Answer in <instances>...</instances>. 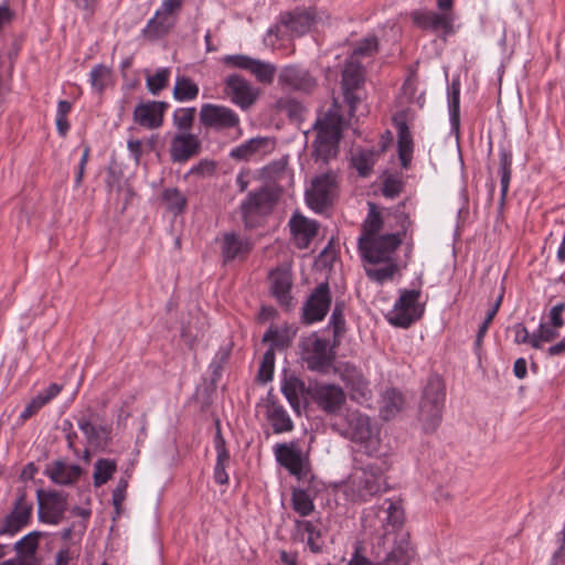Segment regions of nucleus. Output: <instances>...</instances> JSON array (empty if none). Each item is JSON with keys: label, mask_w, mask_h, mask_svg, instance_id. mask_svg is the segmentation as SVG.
I'll return each mask as SVG.
<instances>
[{"label": "nucleus", "mask_w": 565, "mask_h": 565, "mask_svg": "<svg viewBox=\"0 0 565 565\" xmlns=\"http://www.w3.org/2000/svg\"><path fill=\"white\" fill-rule=\"evenodd\" d=\"M373 514L364 518V529L377 535L379 545L385 546L393 537V543L385 552L381 565H409L414 550L409 535L403 531L404 510L399 502L387 499L383 505L372 510Z\"/></svg>", "instance_id": "obj_1"}, {"label": "nucleus", "mask_w": 565, "mask_h": 565, "mask_svg": "<svg viewBox=\"0 0 565 565\" xmlns=\"http://www.w3.org/2000/svg\"><path fill=\"white\" fill-rule=\"evenodd\" d=\"M370 461L355 460V466L347 481V492L354 501L366 502L387 491L385 472L390 466L384 458Z\"/></svg>", "instance_id": "obj_2"}, {"label": "nucleus", "mask_w": 565, "mask_h": 565, "mask_svg": "<svg viewBox=\"0 0 565 565\" xmlns=\"http://www.w3.org/2000/svg\"><path fill=\"white\" fill-rule=\"evenodd\" d=\"M334 427L342 437L358 444L369 457L379 455L380 429L367 415L359 411H349Z\"/></svg>", "instance_id": "obj_3"}, {"label": "nucleus", "mask_w": 565, "mask_h": 565, "mask_svg": "<svg viewBox=\"0 0 565 565\" xmlns=\"http://www.w3.org/2000/svg\"><path fill=\"white\" fill-rule=\"evenodd\" d=\"M402 231L382 234L372 239L359 238L358 246L362 258L370 265H379L382 262L395 260L393 255L402 244L411 221L407 214H399Z\"/></svg>", "instance_id": "obj_4"}, {"label": "nucleus", "mask_w": 565, "mask_h": 565, "mask_svg": "<svg viewBox=\"0 0 565 565\" xmlns=\"http://www.w3.org/2000/svg\"><path fill=\"white\" fill-rule=\"evenodd\" d=\"M445 402V386L443 381L437 377H430L424 388L423 397L419 404V420L426 433H434L443 419V408Z\"/></svg>", "instance_id": "obj_5"}, {"label": "nucleus", "mask_w": 565, "mask_h": 565, "mask_svg": "<svg viewBox=\"0 0 565 565\" xmlns=\"http://www.w3.org/2000/svg\"><path fill=\"white\" fill-rule=\"evenodd\" d=\"M315 129L317 131L313 143L316 156L327 162L338 153V145L341 138L340 121L333 115H324L317 119Z\"/></svg>", "instance_id": "obj_6"}, {"label": "nucleus", "mask_w": 565, "mask_h": 565, "mask_svg": "<svg viewBox=\"0 0 565 565\" xmlns=\"http://www.w3.org/2000/svg\"><path fill=\"white\" fill-rule=\"evenodd\" d=\"M420 290H402L393 309L386 315L387 321L398 328H408L424 313L419 303Z\"/></svg>", "instance_id": "obj_7"}, {"label": "nucleus", "mask_w": 565, "mask_h": 565, "mask_svg": "<svg viewBox=\"0 0 565 565\" xmlns=\"http://www.w3.org/2000/svg\"><path fill=\"white\" fill-rule=\"evenodd\" d=\"M199 118L201 125L207 130L224 132L235 129L238 136L242 134L239 116L227 106L211 103L203 104Z\"/></svg>", "instance_id": "obj_8"}, {"label": "nucleus", "mask_w": 565, "mask_h": 565, "mask_svg": "<svg viewBox=\"0 0 565 565\" xmlns=\"http://www.w3.org/2000/svg\"><path fill=\"white\" fill-rule=\"evenodd\" d=\"M281 191L275 185H264L257 191L249 192L241 204L243 220L248 225L249 218L255 215L269 213L277 203Z\"/></svg>", "instance_id": "obj_9"}, {"label": "nucleus", "mask_w": 565, "mask_h": 565, "mask_svg": "<svg viewBox=\"0 0 565 565\" xmlns=\"http://www.w3.org/2000/svg\"><path fill=\"white\" fill-rule=\"evenodd\" d=\"M308 393L318 408L328 415L338 414L347 401L344 391L335 384L316 383Z\"/></svg>", "instance_id": "obj_10"}, {"label": "nucleus", "mask_w": 565, "mask_h": 565, "mask_svg": "<svg viewBox=\"0 0 565 565\" xmlns=\"http://www.w3.org/2000/svg\"><path fill=\"white\" fill-rule=\"evenodd\" d=\"M276 461L290 475L301 478L306 475L308 456L303 452L298 441L276 444L274 447Z\"/></svg>", "instance_id": "obj_11"}, {"label": "nucleus", "mask_w": 565, "mask_h": 565, "mask_svg": "<svg viewBox=\"0 0 565 565\" xmlns=\"http://www.w3.org/2000/svg\"><path fill=\"white\" fill-rule=\"evenodd\" d=\"M337 181L332 172L323 173L312 180L311 188L306 192L308 205L321 212L329 206L335 195Z\"/></svg>", "instance_id": "obj_12"}, {"label": "nucleus", "mask_w": 565, "mask_h": 565, "mask_svg": "<svg viewBox=\"0 0 565 565\" xmlns=\"http://www.w3.org/2000/svg\"><path fill=\"white\" fill-rule=\"evenodd\" d=\"M39 519L44 523L57 525L67 510V493L63 491H38Z\"/></svg>", "instance_id": "obj_13"}, {"label": "nucleus", "mask_w": 565, "mask_h": 565, "mask_svg": "<svg viewBox=\"0 0 565 565\" xmlns=\"http://www.w3.org/2000/svg\"><path fill=\"white\" fill-rule=\"evenodd\" d=\"M224 93L242 110L249 109L257 100L259 90L238 74L226 77Z\"/></svg>", "instance_id": "obj_14"}, {"label": "nucleus", "mask_w": 565, "mask_h": 565, "mask_svg": "<svg viewBox=\"0 0 565 565\" xmlns=\"http://www.w3.org/2000/svg\"><path fill=\"white\" fill-rule=\"evenodd\" d=\"M183 1L163 0L154 17L148 21L143 34L149 39H158L167 34L173 28L175 22L173 14L181 9Z\"/></svg>", "instance_id": "obj_15"}, {"label": "nucleus", "mask_w": 565, "mask_h": 565, "mask_svg": "<svg viewBox=\"0 0 565 565\" xmlns=\"http://www.w3.org/2000/svg\"><path fill=\"white\" fill-rule=\"evenodd\" d=\"M32 509L33 504L26 500L25 491L19 489L12 511L4 518L0 525V536H13L21 531L29 523Z\"/></svg>", "instance_id": "obj_16"}, {"label": "nucleus", "mask_w": 565, "mask_h": 565, "mask_svg": "<svg viewBox=\"0 0 565 565\" xmlns=\"http://www.w3.org/2000/svg\"><path fill=\"white\" fill-rule=\"evenodd\" d=\"M278 85L284 90L309 93L317 86V81L307 70L288 65L279 72Z\"/></svg>", "instance_id": "obj_17"}, {"label": "nucleus", "mask_w": 565, "mask_h": 565, "mask_svg": "<svg viewBox=\"0 0 565 565\" xmlns=\"http://www.w3.org/2000/svg\"><path fill=\"white\" fill-rule=\"evenodd\" d=\"M168 108L167 102H141L135 107L132 118L140 127L150 130L158 129L163 125V117Z\"/></svg>", "instance_id": "obj_18"}, {"label": "nucleus", "mask_w": 565, "mask_h": 565, "mask_svg": "<svg viewBox=\"0 0 565 565\" xmlns=\"http://www.w3.org/2000/svg\"><path fill=\"white\" fill-rule=\"evenodd\" d=\"M331 305V295L328 282L316 287L302 308L303 320L307 323L321 321Z\"/></svg>", "instance_id": "obj_19"}, {"label": "nucleus", "mask_w": 565, "mask_h": 565, "mask_svg": "<svg viewBox=\"0 0 565 565\" xmlns=\"http://www.w3.org/2000/svg\"><path fill=\"white\" fill-rule=\"evenodd\" d=\"M224 62L231 66L249 71L259 83L270 84L274 81L276 67L270 63L243 54L227 55Z\"/></svg>", "instance_id": "obj_20"}, {"label": "nucleus", "mask_w": 565, "mask_h": 565, "mask_svg": "<svg viewBox=\"0 0 565 565\" xmlns=\"http://www.w3.org/2000/svg\"><path fill=\"white\" fill-rule=\"evenodd\" d=\"M202 142L191 132L177 134L170 142L169 154L174 163H184L201 152Z\"/></svg>", "instance_id": "obj_21"}, {"label": "nucleus", "mask_w": 565, "mask_h": 565, "mask_svg": "<svg viewBox=\"0 0 565 565\" xmlns=\"http://www.w3.org/2000/svg\"><path fill=\"white\" fill-rule=\"evenodd\" d=\"M217 241L224 264L245 259L252 249L250 242L234 232L223 233Z\"/></svg>", "instance_id": "obj_22"}, {"label": "nucleus", "mask_w": 565, "mask_h": 565, "mask_svg": "<svg viewBox=\"0 0 565 565\" xmlns=\"http://www.w3.org/2000/svg\"><path fill=\"white\" fill-rule=\"evenodd\" d=\"M317 22L316 12L312 9L296 8L280 15V25L292 36H301L311 30Z\"/></svg>", "instance_id": "obj_23"}, {"label": "nucleus", "mask_w": 565, "mask_h": 565, "mask_svg": "<svg viewBox=\"0 0 565 565\" xmlns=\"http://www.w3.org/2000/svg\"><path fill=\"white\" fill-rule=\"evenodd\" d=\"M275 148V142L268 137H254L239 146L233 148L230 157L237 161H249L270 153Z\"/></svg>", "instance_id": "obj_24"}, {"label": "nucleus", "mask_w": 565, "mask_h": 565, "mask_svg": "<svg viewBox=\"0 0 565 565\" xmlns=\"http://www.w3.org/2000/svg\"><path fill=\"white\" fill-rule=\"evenodd\" d=\"M364 81L363 67L355 60H349L342 72V88L345 102L351 109H355V105L360 98L355 95V90Z\"/></svg>", "instance_id": "obj_25"}, {"label": "nucleus", "mask_w": 565, "mask_h": 565, "mask_svg": "<svg viewBox=\"0 0 565 565\" xmlns=\"http://www.w3.org/2000/svg\"><path fill=\"white\" fill-rule=\"evenodd\" d=\"M332 354L329 341L316 338L306 348V362L308 367L313 371H323L332 363Z\"/></svg>", "instance_id": "obj_26"}, {"label": "nucleus", "mask_w": 565, "mask_h": 565, "mask_svg": "<svg viewBox=\"0 0 565 565\" xmlns=\"http://www.w3.org/2000/svg\"><path fill=\"white\" fill-rule=\"evenodd\" d=\"M341 379L350 390V396L353 401L363 403L370 398V384L360 370L347 365L341 373Z\"/></svg>", "instance_id": "obj_27"}, {"label": "nucleus", "mask_w": 565, "mask_h": 565, "mask_svg": "<svg viewBox=\"0 0 565 565\" xmlns=\"http://www.w3.org/2000/svg\"><path fill=\"white\" fill-rule=\"evenodd\" d=\"M291 234L298 248H307L318 233V222L296 213L289 221Z\"/></svg>", "instance_id": "obj_28"}, {"label": "nucleus", "mask_w": 565, "mask_h": 565, "mask_svg": "<svg viewBox=\"0 0 565 565\" xmlns=\"http://www.w3.org/2000/svg\"><path fill=\"white\" fill-rule=\"evenodd\" d=\"M50 479L61 486H70L76 482L83 473L78 465H70L64 460L53 461L46 468Z\"/></svg>", "instance_id": "obj_29"}, {"label": "nucleus", "mask_w": 565, "mask_h": 565, "mask_svg": "<svg viewBox=\"0 0 565 565\" xmlns=\"http://www.w3.org/2000/svg\"><path fill=\"white\" fill-rule=\"evenodd\" d=\"M270 290L277 301L289 307L292 300L290 290L292 286L291 275L288 270L276 269L269 275Z\"/></svg>", "instance_id": "obj_30"}, {"label": "nucleus", "mask_w": 565, "mask_h": 565, "mask_svg": "<svg viewBox=\"0 0 565 565\" xmlns=\"http://www.w3.org/2000/svg\"><path fill=\"white\" fill-rule=\"evenodd\" d=\"M414 24L422 30L438 31L451 30V20L446 14H438L434 11L415 10L411 13Z\"/></svg>", "instance_id": "obj_31"}, {"label": "nucleus", "mask_w": 565, "mask_h": 565, "mask_svg": "<svg viewBox=\"0 0 565 565\" xmlns=\"http://www.w3.org/2000/svg\"><path fill=\"white\" fill-rule=\"evenodd\" d=\"M393 121L397 129L398 157L401 164L403 168L407 169L413 153V139L409 128L406 124L405 117L402 115L395 116Z\"/></svg>", "instance_id": "obj_32"}, {"label": "nucleus", "mask_w": 565, "mask_h": 565, "mask_svg": "<svg viewBox=\"0 0 565 565\" xmlns=\"http://www.w3.org/2000/svg\"><path fill=\"white\" fill-rule=\"evenodd\" d=\"M266 417L270 422L275 434L288 433L294 429V423L287 411L276 402L267 403Z\"/></svg>", "instance_id": "obj_33"}, {"label": "nucleus", "mask_w": 565, "mask_h": 565, "mask_svg": "<svg viewBox=\"0 0 565 565\" xmlns=\"http://www.w3.org/2000/svg\"><path fill=\"white\" fill-rule=\"evenodd\" d=\"M367 207V215L362 223V234L359 238L372 239L381 235L384 221L375 203L369 202Z\"/></svg>", "instance_id": "obj_34"}, {"label": "nucleus", "mask_w": 565, "mask_h": 565, "mask_svg": "<svg viewBox=\"0 0 565 565\" xmlns=\"http://www.w3.org/2000/svg\"><path fill=\"white\" fill-rule=\"evenodd\" d=\"M305 391V383L295 375L285 376L281 383V392L296 412H299L300 397Z\"/></svg>", "instance_id": "obj_35"}, {"label": "nucleus", "mask_w": 565, "mask_h": 565, "mask_svg": "<svg viewBox=\"0 0 565 565\" xmlns=\"http://www.w3.org/2000/svg\"><path fill=\"white\" fill-rule=\"evenodd\" d=\"M403 395L395 388L386 390L383 394L381 415L385 420L394 417L403 407Z\"/></svg>", "instance_id": "obj_36"}, {"label": "nucleus", "mask_w": 565, "mask_h": 565, "mask_svg": "<svg viewBox=\"0 0 565 565\" xmlns=\"http://www.w3.org/2000/svg\"><path fill=\"white\" fill-rule=\"evenodd\" d=\"M199 95V86L186 76H179L173 87V97L178 102L194 100Z\"/></svg>", "instance_id": "obj_37"}, {"label": "nucleus", "mask_w": 565, "mask_h": 565, "mask_svg": "<svg viewBox=\"0 0 565 565\" xmlns=\"http://www.w3.org/2000/svg\"><path fill=\"white\" fill-rule=\"evenodd\" d=\"M41 535V532L34 531L15 542L14 551L17 552L18 558L33 557L39 547Z\"/></svg>", "instance_id": "obj_38"}, {"label": "nucleus", "mask_w": 565, "mask_h": 565, "mask_svg": "<svg viewBox=\"0 0 565 565\" xmlns=\"http://www.w3.org/2000/svg\"><path fill=\"white\" fill-rule=\"evenodd\" d=\"M116 462L111 459H98L94 465V486L100 487L111 479L116 472Z\"/></svg>", "instance_id": "obj_39"}, {"label": "nucleus", "mask_w": 565, "mask_h": 565, "mask_svg": "<svg viewBox=\"0 0 565 565\" xmlns=\"http://www.w3.org/2000/svg\"><path fill=\"white\" fill-rule=\"evenodd\" d=\"M383 266H369L365 267L366 276L379 284L390 280L397 270V263L395 260L382 262Z\"/></svg>", "instance_id": "obj_40"}, {"label": "nucleus", "mask_w": 565, "mask_h": 565, "mask_svg": "<svg viewBox=\"0 0 565 565\" xmlns=\"http://www.w3.org/2000/svg\"><path fill=\"white\" fill-rule=\"evenodd\" d=\"M162 200L167 209L174 214L181 213L185 209L188 203V200L184 196V194L177 188L166 189L162 192Z\"/></svg>", "instance_id": "obj_41"}, {"label": "nucleus", "mask_w": 565, "mask_h": 565, "mask_svg": "<svg viewBox=\"0 0 565 565\" xmlns=\"http://www.w3.org/2000/svg\"><path fill=\"white\" fill-rule=\"evenodd\" d=\"M448 107L451 125L458 128L460 111V83L458 79H454L448 88Z\"/></svg>", "instance_id": "obj_42"}, {"label": "nucleus", "mask_w": 565, "mask_h": 565, "mask_svg": "<svg viewBox=\"0 0 565 565\" xmlns=\"http://www.w3.org/2000/svg\"><path fill=\"white\" fill-rule=\"evenodd\" d=\"M170 68L168 67L160 68L154 74H147L146 87L148 92L154 96L159 95L168 86Z\"/></svg>", "instance_id": "obj_43"}, {"label": "nucleus", "mask_w": 565, "mask_h": 565, "mask_svg": "<svg viewBox=\"0 0 565 565\" xmlns=\"http://www.w3.org/2000/svg\"><path fill=\"white\" fill-rule=\"evenodd\" d=\"M297 526L299 530L308 534L307 544L311 552H322L323 544L320 541V530L310 521H298Z\"/></svg>", "instance_id": "obj_44"}, {"label": "nucleus", "mask_w": 565, "mask_h": 565, "mask_svg": "<svg viewBox=\"0 0 565 565\" xmlns=\"http://www.w3.org/2000/svg\"><path fill=\"white\" fill-rule=\"evenodd\" d=\"M511 166H512V156L508 153L505 150L500 152V183H501V201L505 199V195L509 190V184L511 180Z\"/></svg>", "instance_id": "obj_45"}, {"label": "nucleus", "mask_w": 565, "mask_h": 565, "mask_svg": "<svg viewBox=\"0 0 565 565\" xmlns=\"http://www.w3.org/2000/svg\"><path fill=\"white\" fill-rule=\"evenodd\" d=\"M291 501L294 510L301 516L309 515L315 509L312 499L305 490H294Z\"/></svg>", "instance_id": "obj_46"}, {"label": "nucleus", "mask_w": 565, "mask_h": 565, "mask_svg": "<svg viewBox=\"0 0 565 565\" xmlns=\"http://www.w3.org/2000/svg\"><path fill=\"white\" fill-rule=\"evenodd\" d=\"M558 328H554L552 324L540 323L537 332L531 335V347L534 349H541L543 342H552L558 337Z\"/></svg>", "instance_id": "obj_47"}, {"label": "nucleus", "mask_w": 565, "mask_h": 565, "mask_svg": "<svg viewBox=\"0 0 565 565\" xmlns=\"http://www.w3.org/2000/svg\"><path fill=\"white\" fill-rule=\"evenodd\" d=\"M195 116V108L194 107H188V108H178L173 113V125L181 131V132H189V130L192 128L193 121Z\"/></svg>", "instance_id": "obj_48"}, {"label": "nucleus", "mask_w": 565, "mask_h": 565, "mask_svg": "<svg viewBox=\"0 0 565 565\" xmlns=\"http://www.w3.org/2000/svg\"><path fill=\"white\" fill-rule=\"evenodd\" d=\"M275 369V352L274 349H268L262 360L258 370V380L263 383L269 382L273 379Z\"/></svg>", "instance_id": "obj_49"}, {"label": "nucleus", "mask_w": 565, "mask_h": 565, "mask_svg": "<svg viewBox=\"0 0 565 565\" xmlns=\"http://www.w3.org/2000/svg\"><path fill=\"white\" fill-rule=\"evenodd\" d=\"M353 166L362 177H366L374 166V153L362 150L353 156Z\"/></svg>", "instance_id": "obj_50"}, {"label": "nucleus", "mask_w": 565, "mask_h": 565, "mask_svg": "<svg viewBox=\"0 0 565 565\" xmlns=\"http://www.w3.org/2000/svg\"><path fill=\"white\" fill-rule=\"evenodd\" d=\"M110 76V70L102 64L94 66L89 74V82L97 92H103Z\"/></svg>", "instance_id": "obj_51"}, {"label": "nucleus", "mask_w": 565, "mask_h": 565, "mask_svg": "<svg viewBox=\"0 0 565 565\" xmlns=\"http://www.w3.org/2000/svg\"><path fill=\"white\" fill-rule=\"evenodd\" d=\"M130 475L126 473L120 477L115 489L113 490V505L115 508L116 514L119 515L121 512V505L126 500V493L128 488Z\"/></svg>", "instance_id": "obj_52"}, {"label": "nucleus", "mask_w": 565, "mask_h": 565, "mask_svg": "<svg viewBox=\"0 0 565 565\" xmlns=\"http://www.w3.org/2000/svg\"><path fill=\"white\" fill-rule=\"evenodd\" d=\"M377 50V40L375 36L365 38L362 40L358 46L353 50V53L350 60L358 61L361 56H370L374 54Z\"/></svg>", "instance_id": "obj_53"}, {"label": "nucleus", "mask_w": 565, "mask_h": 565, "mask_svg": "<svg viewBox=\"0 0 565 565\" xmlns=\"http://www.w3.org/2000/svg\"><path fill=\"white\" fill-rule=\"evenodd\" d=\"M216 170V162L211 159H202L193 166L186 175H195L199 178H206L214 174Z\"/></svg>", "instance_id": "obj_54"}, {"label": "nucleus", "mask_w": 565, "mask_h": 565, "mask_svg": "<svg viewBox=\"0 0 565 565\" xmlns=\"http://www.w3.org/2000/svg\"><path fill=\"white\" fill-rule=\"evenodd\" d=\"M330 327L334 337H341L345 330V321L343 316V305L335 303L330 318Z\"/></svg>", "instance_id": "obj_55"}, {"label": "nucleus", "mask_w": 565, "mask_h": 565, "mask_svg": "<svg viewBox=\"0 0 565 565\" xmlns=\"http://www.w3.org/2000/svg\"><path fill=\"white\" fill-rule=\"evenodd\" d=\"M403 188V183L399 179L395 177H387L383 183V194L386 198H395L397 196Z\"/></svg>", "instance_id": "obj_56"}, {"label": "nucleus", "mask_w": 565, "mask_h": 565, "mask_svg": "<svg viewBox=\"0 0 565 565\" xmlns=\"http://www.w3.org/2000/svg\"><path fill=\"white\" fill-rule=\"evenodd\" d=\"M514 333V342L518 344L529 343L531 345V335L522 323H516L512 328Z\"/></svg>", "instance_id": "obj_57"}, {"label": "nucleus", "mask_w": 565, "mask_h": 565, "mask_svg": "<svg viewBox=\"0 0 565 565\" xmlns=\"http://www.w3.org/2000/svg\"><path fill=\"white\" fill-rule=\"evenodd\" d=\"M216 451H217V459L216 465H227L230 461V454L225 448L224 439L222 438L221 434L217 433L216 436Z\"/></svg>", "instance_id": "obj_58"}, {"label": "nucleus", "mask_w": 565, "mask_h": 565, "mask_svg": "<svg viewBox=\"0 0 565 565\" xmlns=\"http://www.w3.org/2000/svg\"><path fill=\"white\" fill-rule=\"evenodd\" d=\"M564 309H565L564 302H559V303L555 305L554 307H552V309L550 311V318H551V324L554 328H561L564 326V319L562 317Z\"/></svg>", "instance_id": "obj_59"}, {"label": "nucleus", "mask_w": 565, "mask_h": 565, "mask_svg": "<svg viewBox=\"0 0 565 565\" xmlns=\"http://www.w3.org/2000/svg\"><path fill=\"white\" fill-rule=\"evenodd\" d=\"M263 342H273L274 347L284 348L287 345L285 339L280 335L277 329L270 328L263 337Z\"/></svg>", "instance_id": "obj_60"}, {"label": "nucleus", "mask_w": 565, "mask_h": 565, "mask_svg": "<svg viewBox=\"0 0 565 565\" xmlns=\"http://www.w3.org/2000/svg\"><path fill=\"white\" fill-rule=\"evenodd\" d=\"M89 151H90L89 147L85 146L84 151H83L82 157H81V160H79L78 169H77V172H76V175H75V184L76 185H79L82 183V180H83V177H84V172H85V168H86V164H87V161H88V158H89Z\"/></svg>", "instance_id": "obj_61"}, {"label": "nucleus", "mask_w": 565, "mask_h": 565, "mask_svg": "<svg viewBox=\"0 0 565 565\" xmlns=\"http://www.w3.org/2000/svg\"><path fill=\"white\" fill-rule=\"evenodd\" d=\"M73 2L84 11L85 18H90L95 12L98 0H73Z\"/></svg>", "instance_id": "obj_62"}, {"label": "nucleus", "mask_w": 565, "mask_h": 565, "mask_svg": "<svg viewBox=\"0 0 565 565\" xmlns=\"http://www.w3.org/2000/svg\"><path fill=\"white\" fill-rule=\"evenodd\" d=\"M362 546L358 544L355 546V551L353 553L352 558L348 563V565H373L371 561H369L365 556L361 554Z\"/></svg>", "instance_id": "obj_63"}, {"label": "nucleus", "mask_w": 565, "mask_h": 565, "mask_svg": "<svg viewBox=\"0 0 565 565\" xmlns=\"http://www.w3.org/2000/svg\"><path fill=\"white\" fill-rule=\"evenodd\" d=\"M556 541L559 544L557 551H555L553 555V563H556L558 558L563 557L565 554V526L561 532L556 534Z\"/></svg>", "instance_id": "obj_64"}]
</instances>
